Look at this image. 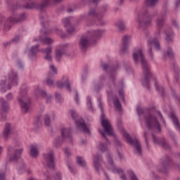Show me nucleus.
Segmentation results:
<instances>
[{
  "label": "nucleus",
  "instance_id": "nucleus-50",
  "mask_svg": "<svg viewBox=\"0 0 180 180\" xmlns=\"http://www.w3.org/2000/svg\"><path fill=\"white\" fill-rule=\"evenodd\" d=\"M0 180H6V170L0 171Z\"/></svg>",
  "mask_w": 180,
  "mask_h": 180
},
{
  "label": "nucleus",
  "instance_id": "nucleus-45",
  "mask_svg": "<svg viewBox=\"0 0 180 180\" xmlns=\"http://www.w3.org/2000/svg\"><path fill=\"white\" fill-rule=\"evenodd\" d=\"M102 67H103V71H108H108H112V72L116 71V69H115V68H112L108 64H103Z\"/></svg>",
  "mask_w": 180,
  "mask_h": 180
},
{
  "label": "nucleus",
  "instance_id": "nucleus-12",
  "mask_svg": "<svg viewBox=\"0 0 180 180\" xmlns=\"http://www.w3.org/2000/svg\"><path fill=\"white\" fill-rule=\"evenodd\" d=\"M122 134L127 143L134 147L136 154L141 155V144L140 143V141H139V139L136 138L131 139L130 135L125 131L122 132Z\"/></svg>",
  "mask_w": 180,
  "mask_h": 180
},
{
  "label": "nucleus",
  "instance_id": "nucleus-35",
  "mask_svg": "<svg viewBox=\"0 0 180 180\" xmlns=\"http://www.w3.org/2000/svg\"><path fill=\"white\" fill-rule=\"evenodd\" d=\"M115 27L120 30V32H123L126 29V22L123 20H119L117 22L115 23Z\"/></svg>",
  "mask_w": 180,
  "mask_h": 180
},
{
  "label": "nucleus",
  "instance_id": "nucleus-31",
  "mask_svg": "<svg viewBox=\"0 0 180 180\" xmlns=\"http://www.w3.org/2000/svg\"><path fill=\"white\" fill-rule=\"evenodd\" d=\"M34 40V41H41L43 44H53L54 41L51 38L47 37H41L38 39L35 38Z\"/></svg>",
  "mask_w": 180,
  "mask_h": 180
},
{
  "label": "nucleus",
  "instance_id": "nucleus-22",
  "mask_svg": "<svg viewBox=\"0 0 180 180\" xmlns=\"http://www.w3.org/2000/svg\"><path fill=\"white\" fill-rule=\"evenodd\" d=\"M89 35L90 36V40L91 41H95L96 40H99L102 35L103 34V30H93L88 32Z\"/></svg>",
  "mask_w": 180,
  "mask_h": 180
},
{
  "label": "nucleus",
  "instance_id": "nucleus-63",
  "mask_svg": "<svg viewBox=\"0 0 180 180\" xmlns=\"http://www.w3.org/2000/svg\"><path fill=\"white\" fill-rule=\"evenodd\" d=\"M119 95L121 96L122 101L124 102V96L123 95V91L120 90L119 91Z\"/></svg>",
  "mask_w": 180,
  "mask_h": 180
},
{
  "label": "nucleus",
  "instance_id": "nucleus-1",
  "mask_svg": "<svg viewBox=\"0 0 180 180\" xmlns=\"http://www.w3.org/2000/svg\"><path fill=\"white\" fill-rule=\"evenodd\" d=\"M98 108H100L101 111V125L104 129V131L102 129H98V131L101 136L105 139V142L101 141L99 143L98 148L101 150V151L105 152L108 151V146H109V141L108 140V138L106 137V133L107 136H113V128H112V125L110 124V122L106 118H105V114H103V106H102V101L100 98L98 99Z\"/></svg>",
  "mask_w": 180,
  "mask_h": 180
},
{
  "label": "nucleus",
  "instance_id": "nucleus-58",
  "mask_svg": "<svg viewBox=\"0 0 180 180\" xmlns=\"http://www.w3.org/2000/svg\"><path fill=\"white\" fill-rule=\"evenodd\" d=\"M6 99L7 101H12V99H13V95H12L11 93H8L6 95Z\"/></svg>",
  "mask_w": 180,
  "mask_h": 180
},
{
  "label": "nucleus",
  "instance_id": "nucleus-21",
  "mask_svg": "<svg viewBox=\"0 0 180 180\" xmlns=\"http://www.w3.org/2000/svg\"><path fill=\"white\" fill-rule=\"evenodd\" d=\"M35 95H39L42 98H44L46 99V103H51V101L53 99V96L50 94H48L46 91L40 89L39 87H37V89L34 91Z\"/></svg>",
  "mask_w": 180,
  "mask_h": 180
},
{
  "label": "nucleus",
  "instance_id": "nucleus-7",
  "mask_svg": "<svg viewBox=\"0 0 180 180\" xmlns=\"http://www.w3.org/2000/svg\"><path fill=\"white\" fill-rule=\"evenodd\" d=\"M11 84L16 85L18 84V73L11 71L8 74V80H1L0 87L1 92H6L11 89Z\"/></svg>",
  "mask_w": 180,
  "mask_h": 180
},
{
  "label": "nucleus",
  "instance_id": "nucleus-16",
  "mask_svg": "<svg viewBox=\"0 0 180 180\" xmlns=\"http://www.w3.org/2000/svg\"><path fill=\"white\" fill-rule=\"evenodd\" d=\"M9 111V104L4 98H0V117L1 120L6 119V115Z\"/></svg>",
  "mask_w": 180,
  "mask_h": 180
},
{
  "label": "nucleus",
  "instance_id": "nucleus-32",
  "mask_svg": "<svg viewBox=\"0 0 180 180\" xmlns=\"http://www.w3.org/2000/svg\"><path fill=\"white\" fill-rule=\"evenodd\" d=\"M30 155L32 158H36L39 155V148L37 146L34 145L30 146Z\"/></svg>",
  "mask_w": 180,
  "mask_h": 180
},
{
  "label": "nucleus",
  "instance_id": "nucleus-41",
  "mask_svg": "<svg viewBox=\"0 0 180 180\" xmlns=\"http://www.w3.org/2000/svg\"><path fill=\"white\" fill-rule=\"evenodd\" d=\"M113 104L118 110L122 109V105L120 104V101H119V98H117V96L113 98Z\"/></svg>",
  "mask_w": 180,
  "mask_h": 180
},
{
  "label": "nucleus",
  "instance_id": "nucleus-36",
  "mask_svg": "<svg viewBox=\"0 0 180 180\" xmlns=\"http://www.w3.org/2000/svg\"><path fill=\"white\" fill-rule=\"evenodd\" d=\"M108 12V5L104 4L101 6L98 10V13L100 15L101 19H103L105 14Z\"/></svg>",
  "mask_w": 180,
  "mask_h": 180
},
{
  "label": "nucleus",
  "instance_id": "nucleus-24",
  "mask_svg": "<svg viewBox=\"0 0 180 180\" xmlns=\"http://www.w3.org/2000/svg\"><path fill=\"white\" fill-rule=\"evenodd\" d=\"M89 41H92L90 37H82L79 41V47L81 50H86L89 46Z\"/></svg>",
  "mask_w": 180,
  "mask_h": 180
},
{
  "label": "nucleus",
  "instance_id": "nucleus-60",
  "mask_svg": "<svg viewBox=\"0 0 180 180\" xmlns=\"http://www.w3.org/2000/svg\"><path fill=\"white\" fill-rule=\"evenodd\" d=\"M56 179L57 180H61L62 179L61 173L60 172H56Z\"/></svg>",
  "mask_w": 180,
  "mask_h": 180
},
{
  "label": "nucleus",
  "instance_id": "nucleus-57",
  "mask_svg": "<svg viewBox=\"0 0 180 180\" xmlns=\"http://www.w3.org/2000/svg\"><path fill=\"white\" fill-rule=\"evenodd\" d=\"M64 153L65 154V155H67V157H70V155H71V152H70V149L65 148L64 149Z\"/></svg>",
  "mask_w": 180,
  "mask_h": 180
},
{
  "label": "nucleus",
  "instance_id": "nucleus-48",
  "mask_svg": "<svg viewBox=\"0 0 180 180\" xmlns=\"http://www.w3.org/2000/svg\"><path fill=\"white\" fill-rule=\"evenodd\" d=\"M77 162L79 165H80V167H85V165H86L85 160L81 157H77Z\"/></svg>",
  "mask_w": 180,
  "mask_h": 180
},
{
  "label": "nucleus",
  "instance_id": "nucleus-56",
  "mask_svg": "<svg viewBox=\"0 0 180 180\" xmlns=\"http://www.w3.org/2000/svg\"><path fill=\"white\" fill-rule=\"evenodd\" d=\"M17 67H18L20 70L23 68V63H22V61H20V60H17Z\"/></svg>",
  "mask_w": 180,
  "mask_h": 180
},
{
  "label": "nucleus",
  "instance_id": "nucleus-34",
  "mask_svg": "<svg viewBox=\"0 0 180 180\" xmlns=\"http://www.w3.org/2000/svg\"><path fill=\"white\" fill-rule=\"evenodd\" d=\"M165 41L167 43H171L172 41V36H174V32H172V30H166L165 31Z\"/></svg>",
  "mask_w": 180,
  "mask_h": 180
},
{
  "label": "nucleus",
  "instance_id": "nucleus-59",
  "mask_svg": "<svg viewBox=\"0 0 180 180\" xmlns=\"http://www.w3.org/2000/svg\"><path fill=\"white\" fill-rule=\"evenodd\" d=\"M75 101L76 103H79V97L78 96V92H76L75 96Z\"/></svg>",
  "mask_w": 180,
  "mask_h": 180
},
{
  "label": "nucleus",
  "instance_id": "nucleus-15",
  "mask_svg": "<svg viewBox=\"0 0 180 180\" xmlns=\"http://www.w3.org/2000/svg\"><path fill=\"white\" fill-rule=\"evenodd\" d=\"M131 40V36L124 35L122 37V43L121 48L120 49V54L124 56V54H127L129 53V47L130 46V41Z\"/></svg>",
  "mask_w": 180,
  "mask_h": 180
},
{
  "label": "nucleus",
  "instance_id": "nucleus-37",
  "mask_svg": "<svg viewBox=\"0 0 180 180\" xmlns=\"http://www.w3.org/2000/svg\"><path fill=\"white\" fill-rule=\"evenodd\" d=\"M37 51H39V44H37L34 46H32L30 49L29 55L31 58H33V57H36V54H37Z\"/></svg>",
  "mask_w": 180,
  "mask_h": 180
},
{
  "label": "nucleus",
  "instance_id": "nucleus-29",
  "mask_svg": "<svg viewBox=\"0 0 180 180\" xmlns=\"http://www.w3.org/2000/svg\"><path fill=\"white\" fill-rule=\"evenodd\" d=\"M56 119V114L54 112H51L49 114H46L44 116V124L48 127L51 124V122Z\"/></svg>",
  "mask_w": 180,
  "mask_h": 180
},
{
  "label": "nucleus",
  "instance_id": "nucleus-46",
  "mask_svg": "<svg viewBox=\"0 0 180 180\" xmlns=\"http://www.w3.org/2000/svg\"><path fill=\"white\" fill-rule=\"evenodd\" d=\"M130 180H139V178L136 176V174L131 170L127 172Z\"/></svg>",
  "mask_w": 180,
  "mask_h": 180
},
{
  "label": "nucleus",
  "instance_id": "nucleus-51",
  "mask_svg": "<svg viewBox=\"0 0 180 180\" xmlns=\"http://www.w3.org/2000/svg\"><path fill=\"white\" fill-rule=\"evenodd\" d=\"M87 107L90 110H94V108H92V102H91V98L90 96L87 97Z\"/></svg>",
  "mask_w": 180,
  "mask_h": 180
},
{
  "label": "nucleus",
  "instance_id": "nucleus-38",
  "mask_svg": "<svg viewBox=\"0 0 180 180\" xmlns=\"http://www.w3.org/2000/svg\"><path fill=\"white\" fill-rule=\"evenodd\" d=\"M105 75H101L98 80V84L101 85V86L99 87L97 85H94V91H96V92H98V91H99V89H101V87L103 86V83L105 82Z\"/></svg>",
  "mask_w": 180,
  "mask_h": 180
},
{
  "label": "nucleus",
  "instance_id": "nucleus-55",
  "mask_svg": "<svg viewBox=\"0 0 180 180\" xmlns=\"http://www.w3.org/2000/svg\"><path fill=\"white\" fill-rule=\"evenodd\" d=\"M20 40V37L17 35L14 38L12 39L11 42L12 43H19Z\"/></svg>",
  "mask_w": 180,
  "mask_h": 180
},
{
  "label": "nucleus",
  "instance_id": "nucleus-5",
  "mask_svg": "<svg viewBox=\"0 0 180 180\" xmlns=\"http://www.w3.org/2000/svg\"><path fill=\"white\" fill-rule=\"evenodd\" d=\"M22 153H23L22 143L15 141L13 145L8 146L7 148V158L10 162H15L20 158Z\"/></svg>",
  "mask_w": 180,
  "mask_h": 180
},
{
  "label": "nucleus",
  "instance_id": "nucleus-28",
  "mask_svg": "<svg viewBox=\"0 0 180 180\" xmlns=\"http://www.w3.org/2000/svg\"><path fill=\"white\" fill-rule=\"evenodd\" d=\"M41 51L45 54V60L47 61H51V60H53V47L49 46L46 49H41Z\"/></svg>",
  "mask_w": 180,
  "mask_h": 180
},
{
  "label": "nucleus",
  "instance_id": "nucleus-2",
  "mask_svg": "<svg viewBox=\"0 0 180 180\" xmlns=\"http://www.w3.org/2000/svg\"><path fill=\"white\" fill-rule=\"evenodd\" d=\"M133 58L135 64H141L143 75L145 78L142 79V84L145 88L150 89V83L148 79L151 77V73L150 72V68L147 64V60L144 58V54H143V49H138L135 50L133 53Z\"/></svg>",
  "mask_w": 180,
  "mask_h": 180
},
{
  "label": "nucleus",
  "instance_id": "nucleus-44",
  "mask_svg": "<svg viewBox=\"0 0 180 180\" xmlns=\"http://www.w3.org/2000/svg\"><path fill=\"white\" fill-rule=\"evenodd\" d=\"M155 86L156 89L158 91L159 94L162 95V96H164L165 93H164V87L162 86L158 85V83L155 82Z\"/></svg>",
  "mask_w": 180,
  "mask_h": 180
},
{
  "label": "nucleus",
  "instance_id": "nucleus-53",
  "mask_svg": "<svg viewBox=\"0 0 180 180\" xmlns=\"http://www.w3.org/2000/svg\"><path fill=\"white\" fill-rule=\"evenodd\" d=\"M55 98L59 103L63 102V97H61V94H60V93H56Z\"/></svg>",
  "mask_w": 180,
  "mask_h": 180
},
{
  "label": "nucleus",
  "instance_id": "nucleus-18",
  "mask_svg": "<svg viewBox=\"0 0 180 180\" xmlns=\"http://www.w3.org/2000/svg\"><path fill=\"white\" fill-rule=\"evenodd\" d=\"M102 155L97 153L93 155L94 167L96 172H101L102 171Z\"/></svg>",
  "mask_w": 180,
  "mask_h": 180
},
{
  "label": "nucleus",
  "instance_id": "nucleus-13",
  "mask_svg": "<svg viewBox=\"0 0 180 180\" xmlns=\"http://www.w3.org/2000/svg\"><path fill=\"white\" fill-rule=\"evenodd\" d=\"M144 137H145L146 143L147 146H148V138L152 137L153 140V143L155 144H158V146H162V147L165 148V150H169V148H171L169 145L165 141V139H164L163 138L158 139L155 136V135H154L153 134H147V132H145Z\"/></svg>",
  "mask_w": 180,
  "mask_h": 180
},
{
  "label": "nucleus",
  "instance_id": "nucleus-54",
  "mask_svg": "<svg viewBox=\"0 0 180 180\" xmlns=\"http://www.w3.org/2000/svg\"><path fill=\"white\" fill-rule=\"evenodd\" d=\"M68 168L69 171H70L71 174H77V169H75V168H74V167H72L71 165H68Z\"/></svg>",
  "mask_w": 180,
  "mask_h": 180
},
{
  "label": "nucleus",
  "instance_id": "nucleus-26",
  "mask_svg": "<svg viewBox=\"0 0 180 180\" xmlns=\"http://www.w3.org/2000/svg\"><path fill=\"white\" fill-rule=\"evenodd\" d=\"M63 81H58L56 83V85L58 86V88H63V86H65L68 89V91H69V92H71V86H70V80L68 79V77L67 76H64L63 77Z\"/></svg>",
  "mask_w": 180,
  "mask_h": 180
},
{
  "label": "nucleus",
  "instance_id": "nucleus-25",
  "mask_svg": "<svg viewBox=\"0 0 180 180\" xmlns=\"http://www.w3.org/2000/svg\"><path fill=\"white\" fill-rule=\"evenodd\" d=\"M13 124H12L11 123H6L3 131V136L4 139L8 140V139L9 138V135L11 134V133H12V130H13Z\"/></svg>",
  "mask_w": 180,
  "mask_h": 180
},
{
  "label": "nucleus",
  "instance_id": "nucleus-42",
  "mask_svg": "<svg viewBox=\"0 0 180 180\" xmlns=\"http://www.w3.org/2000/svg\"><path fill=\"white\" fill-rule=\"evenodd\" d=\"M44 84H46L48 86H53V85H54V80L49 76L44 80Z\"/></svg>",
  "mask_w": 180,
  "mask_h": 180
},
{
  "label": "nucleus",
  "instance_id": "nucleus-8",
  "mask_svg": "<svg viewBox=\"0 0 180 180\" xmlns=\"http://www.w3.org/2000/svg\"><path fill=\"white\" fill-rule=\"evenodd\" d=\"M18 104L21 108L23 113H27L30 110V98L27 97V91L26 90L21 91L18 96Z\"/></svg>",
  "mask_w": 180,
  "mask_h": 180
},
{
  "label": "nucleus",
  "instance_id": "nucleus-17",
  "mask_svg": "<svg viewBox=\"0 0 180 180\" xmlns=\"http://www.w3.org/2000/svg\"><path fill=\"white\" fill-rule=\"evenodd\" d=\"M87 15L90 18H96L98 22L97 25H99L100 26H103V25H105V21L101 19L99 11H98L96 8H91L87 13Z\"/></svg>",
  "mask_w": 180,
  "mask_h": 180
},
{
  "label": "nucleus",
  "instance_id": "nucleus-33",
  "mask_svg": "<svg viewBox=\"0 0 180 180\" xmlns=\"http://www.w3.org/2000/svg\"><path fill=\"white\" fill-rule=\"evenodd\" d=\"M170 118L172 119V120L174 123V126L175 129H176L178 130V131H180L179 121H178V118L176 117V116H175V114H174V113L170 114Z\"/></svg>",
  "mask_w": 180,
  "mask_h": 180
},
{
  "label": "nucleus",
  "instance_id": "nucleus-39",
  "mask_svg": "<svg viewBox=\"0 0 180 180\" xmlns=\"http://www.w3.org/2000/svg\"><path fill=\"white\" fill-rule=\"evenodd\" d=\"M55 1L56 2H60L61 0H55ZM50 2H51V0H44L43 4L39 6V9L40 11H44V8H46L47 5L50 4Z\"/></svg>",
  "mask_w": 180,
  "mask_h": 180
},
{
  "label": "nucleus",
  "instance_id": "nucleus-6",
  "mask_svg": "<svg viewBox=\"0 0 180 180\" xmlns=\"http://www.w3.org/2000/svg\"><path fill=\"white\" fill-rule=\"evenodd\" d=\"M26 19V15L22 13L21 15H17L16 13L12 14L9 18L6 19L5 17L0 16V27H4V30H11V23H18L22 22Z\"/></svg>",
  "mask_w": 180,
  "mask_h": 180
},
{
  "label": "nucleus",
  "instance_id": "nucleus-9",
  "mask_svg": "<svg viewBox=\"0 0 180 180\" xmlns=\"http://www.w3.org/2000/svg\"><path fill=\"white\" fill-rule=\"evenodd\" d=\"M61 134L62 136L56 137L53 141V146L56 148H58V147H60L63 143L65 141V139L70 143L72 141V136L71 135V129L70 128H62Z\"/></svg>",
  "mask_w": 180,
  "mask_h": 180
},
{
  "label": "nucleus",
  "instance_id": "nucleus-43",
  "mask_svg": "<svg viewBox=\"0 0 180 180\" xmlns=\"http://www.w3.org/2000/svg\"><path fill=\"white\" fill-rule=\"evenodd\" d=\"M49 68L51 72L48 74V77H51V75H56L57 74V68L54 65H50Z\"/></svg>",
  "mask_w": 180,
  "mask_h": 180
},
{
  "label": "nucleus",
  "instance_id": "nucleus-40",
  "mask_svg": "<svg viewBox=\"0 0 180 180\" xmlns=\"http://www.w3.org/2000/svg\"><path fill=\"white\" fill-rule=\"evenodd\" d=\"M164 57H168L169 58H174V52L172 51V49L169 47L167 51L163 53Z\"/></svg>",
  "mask_w": 180,
  "mask_h": 180
},
{
  "label": "nucleus",
  "instance_id": "nucleus-19",
  "mask_svg": "<svg viewBox=\"0 0 180 180\" xmlns=\"http://www.w3.org/2000/svg\"><path fill=\"white\" fill-rule=\"evenodd\" d=\"M153 46H155L157 50H160V41H158V39L157 38H153L148 41V46L149 47V57L152 61L154 60V57L153 56V52H151V47H153Z\"/></svg>",
  "mask_w": 180,
  "mask_h": 180
},
{
  "label": "nucleus",
  "instance_id": "nucleus-61",
  "mask_svg": "<svg viewBox=\"0 0 180 180\" xmlns=\"http://www.w3.org/2000/svg\"><path fill=\"white\" fill-rule=\"evenodd\" d=\"M51 30H46V31H43V30H41V33L42 34H44V36H47L49 33H51Z\"/></svg>",
  "mask_w": 180,
  "mask_h": 180
},
{
  "label": "nucleus",
  "instance_id": "nucleus-62",
  "mask_svg": "<svg viewBox=\"0 0 180 180\" xmlns=\"http://www.w3.org/2000/svg\"><path fill=\"white\" fill-rule=\"evenodd\" d=\"M136 112L138 113V115H143V113H144V111L143 110L142 108H138L136 109Z\"/></svg>",
  "mask_w": 180,
  "mask_h": 180
},
{
  "label": "nucleus",
  "instance_id": "nucleus-11",
  "mask_svg": "<svg viewBox=\"0 0 180 180\" xmlns=\"http://www.w3.org/2000/svg\"><path fill=\"white\" fill-rule=\"evenodd\" d=\"M70 113L71 115L72 119L75 120L76 127L78 130H80V131H84V133H87V134H89L91 133V131L89 130V128L86 126V124L85 123V121H84L83 119H78V113H77V111L74 110H70Z\"/></svg>",
  "mask_w": 180,
  "mask_h": 180
},
{
  "label": "nucleus",
  "instance_id": "nucleus-52",
  "mask_svg": "<svg viewBox=\"0 0 180 180\" xmlns=\"http://www.w3.org/2000/svg\"><path fill=\"white\" fill-rule=\"evenodd\" d=\"M95 25H96V20H89L86 23V26H88L89 27H91V26H94Z\"/></svg>",
  "mask_w": 180,
  "mask_h": 180
},
{
  "label": "nucleus",
  "instance_id": "nucleus-10",
  "mask_svg": "<svg viewBox=\"0 0 180 180\" xmlns=\"http://www.w3.org/2000/svg\"><path fill=\"white\" fill-rule=\"evenodd\" d=\"M167 16H168V9L167 8H164L158 14V17L155 20L156 23V36H160L161 34V30L164 27V23H165V20H167Z\"/></svg>",
  "mask_w": 180,
  "mask_h": 180
},
{
  "label": "nucleus",
  "instance_id": "nucleus-64",
  "mask_svg": "<svg viewBox=\"0 0 180 180\" xmlns=\"http://www.w3.org/2000/svg\"><path fill=\"white\" fill-rule=\"evenodd\" d=\"M172 22L174 25V26H175V27H178V21H176V20H172Z\"/></svg>",
  "mask_w": 180,
  "mask_h": 180
},
{
  "label": "nucleus",
  "instance_id": "nucleus-14",
  "mask_svg": "<svg viewBox=\"0 0 180 180\" xmlns=\"http://www.w3.org/2000/svg\"><path fill=\"white\" fill-rule=\"evenodd\" d=\"M43 158L47 167L54 169V152L53 150H50L49 152L44 153Z\"/></svg>",
  "mask_w": 180,
  "mask_h": 180
},
{
  "label": "nucleus",
  "instance_id": "nucleus-47",
  "mask_svg": "<svg viewBox=\"0 0 180 180\" xmlns=\"http://www.w3.org/2000/svg\"><path fill=\"white\" fill-rule=\"evenodd\" d=\"M146 4L148 5V6H155L157 4H158V0H146Z\"/></svg>",
  "mask_w": 180,
  "mask_h": 180
},
{
  "label": "nucleus",
  "instance_id": "nucleus-27",
  "mask_svg": "<svg viewBox=\"0 0 180 180\" xmlns=\"http://www.w3.org/2000/svg\"><path fill=\"white\" fill-rule=\"evenodd\" d=\"M63 24L65 27H68L67 32L68 34H72L73 33H75V28L71 26V17L64 18Z\"/></svg>",
  "mask_w": 180,
  "mask_h": 180
},
{
  "label": "nucleus",
  "instance_id": "nucleus-4",
  "mask_svg": "<svg viewBox=\"0 0 180 180\" xmlns=\"http://www.w3.org/2000/svg\"><path fill=\"white\" fill-rule=\"evenodd\" d=\"M158 16V13L154 11L152 14H150L148 8H142L138 13L136 19L139 23V26L141 29L148 27L153 25V18Z\"/></svg>",
  "mask_w": 180,
  "mask_h": 180
},
{
  "label": "nucleus",
  "instance_id": "nucleus-49",
  "mask_svg": "<svg viewBox=\"0 0 180 180\" xmlns=\"http://www.w3.org/2000/svg\"><path fill=\"white\" fill-rule=\"evenodd\" d=\"M34 124L36 127H39L41 124V117L38 116L34 121Z\"/></svg>",
  "mask_w": 180,
  "mask_h": 180
},
{
  "label": "nucleus",
  "instance_id": "nucleus-30",
  "mask_svg": "<svg viewBox=\"0 0 180 180\" xmlns=\"http://www.w3.org/2000/svg\"><path fill=\"white\" fill-rule=\"evenodd\" d=\"M36 6V4L31 0H24L21 4V7L25 9H33Z\"/></svg>",
  "mask_w": 180,
  "mask_h": 180
},
{
  "label": "nucleus",
  "instance_id": "nucleus-20",
  "mask_svg": "<svg viewBox=\"0 0 180 180\" xmlns=\"http://www.w3.org/2000/svg\"><path fill=\"white\" fill-rule=\"evenodd\" d=\"M169 161H171L169 157L163 158L162 160V162L159 165L158 167V172H160L161 174H168V167L169 165Z\"/></svg>",
  "mask_w": 180,
  "mask_h": 180
},
{
  "label": "nucleus",
  "instance_id": "nucleus-23",
  "mask_svg": "<svg viewBox=\"0 0 180 180\" xmlns=\"http://www.w3.org/2000/svg\"><path fill=\"white\" fill-rule=\"evenodd\" d=\"M68 47V45L65 44L62 45L60 47L56 49V60L58 62L61 61V58H63V56L64 54H65V49Z\"/></svg>",
  "mask_w": 180,
  "mask_h": 180
},
{
  "label": "nucleus",
  "instance_id": "nucleus-3",
  "mask_svg": "<svg viewBox=\"0 0 180 180\" xmlns=\"http://www.w3.org/2000/svg\"><path fill=\"white\" fill-rule=\"evenodd\" d=\"M158 119L162 120L163 124L165 125V121L162 117V115L159 111H155L153 115L148 112L144 117L148 129H149V130H156V131L160 133V131H161V125Z\"/></svg>",
  "mask_w": 180,
  "mask_h": 180
}]
</instances>
